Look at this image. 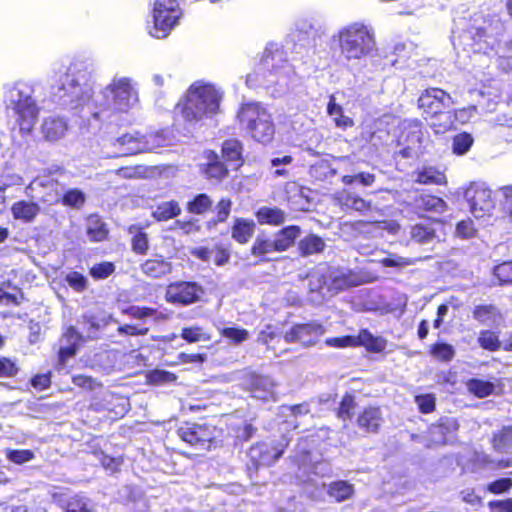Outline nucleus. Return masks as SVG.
<instances>
[{
    "label": "nucleus",
    "instance_id": "obj_5",
    "mask_svg": "<svg viewBox=\"0 0 512 512\" xmlns=\"http://www.w3.org/2000/svg\"><path fill=\"white\" fill-rule=\"evenodd\" d=\"M4 89V101L7 108L17 116L20 132L24 135L30 134L39 114V107L33 97V85L17 81L5 85Z\"/></svg>",
    "mask_w": 512,
    "mask_h": 512
},
{
    "label": "nucleus",
    "instance_id": "obj_44",
    "mask_svg": "<svg viewBox=\"0 0 512 512\" xmlns=\"http://www.w3.org/2000/svg\"><path fill=\"white\" fill-rule=\"evenodd\" d=\"M274 238H261L257 237L252 246L251 252L254 256L260 257L262 260H270L267 255L272 252H277L274 246Z\"/></svg>",
    "mask_w": 512,
    "mask_h": 512
},
{
    "label": "nucleus",
    "instance_id": "obj_63",
    "mask_svg": "<svg viewBox=\"0 0 512 512\" xmlns=\"http://www.w3.org/2000/svg\"><path fill=\"white\" fill-rule=\"evenodd\" d=\"M212 202L206 194H199L193 201L189 202L188 209L192 213L201 214L205 212Z\"/></svg>",
    "mask_w": 512,
    "mask_h": 512
},
{
    "label": "nucleus",
    "instance_id": "obj_32",
    "mask_svg": "<svg viewBox=\"0 0 512 512\" xmlns=\"http://www.w3.org/2000/svg\"><path fill=\"white\" fill-rule=\"evenodd\" d=\"M327 494L335 501L343 502L353 496L354 487L344 480L333 481L327 487Z\"/></svg>",
    "mask_w": 512,
    "mask_h": 512
},
{
    "label": "nucleus",
    "instance_id": "obj_46",
    "mask_svg": "<svg viewBox=\"0 0 512 512\" xmlns=\"http://www.w3.org/2000/svg\"><path fill=\"white\" fill-rule=\"evenodd\" d=\"M473 317L485 325H492L497 322L499 313L492 305H480L474 309Z\"/></svg>",
    "mask_w": 512,
    "mask_h": 512
},
{
    "label": "nucleus",
    "instance_id": "obj_10",
    "mask_svg": "<svg viewBox=\"0 0 512 512\" xmlns=\"http://www.w3.org/2000/svg\"><path fill=\"white\" fill-rule=\"evenodd\" d=\"M33 189L37 187H43L49 190L46 195H43V199L47 203H58L62 202L63 205L80 208L85 203V194L79 189H70L63 193V187L53 178L46 177L44 179H34L31 182Z\"/></svg>",
    "mask_w": 512,
    "mask_h": 512
},
{
    "label": "nucleus",
    "instance_id": "obj_56",
    "mask_svg": "<svg viewBox=\"0 0 512 512\" xmlns=\"http://www.w3.org/2000/svg\"><path fill=\"white\" fill-rule=\"evenodd\" d=\"M65 280L76 292H83L88 287V279L83 274L76 271L68 273Z\"/></svg>",
    "mask_w": 512,
    "mask_h": 512
},
{
    "label": "nucleus",
    "instance_id": "obj_21",
    "mask_svg": "<svg viewBox=\"0 0 512 512\" xmlns=\"http://www.w3.org/2000/svg\"><path fill=\"white\" fill-rule=\"evenodd\" d=\"M306 442L298 444V451L295 455V461L304 469L305 473L325 476L330 471L328 464L324 461L312 462L309 452L306 450Z\"/></svg>",
    "mask_w": 512,
    "mask_h": 512
},
{
    "label": "nucleus",
    "instance_id": "obj_6",
    "mask_svg": "<svg viewBox=\"0 0 512 512\" xmlns=\"http://www.w3.org/2000/svg\"><path fill=\"white\" fill-rule=\"evenodd\" d=\"M360 284L359 276L349 269L330 267L325 273L316 272L309 278L310 300L316 305L338 292Z\"/></svg>",
    "mask_w": 512,
    "mask_h": 512
},
{
    "label": "nucleus",
    "instance_id": "obj_18",
    "mask_svg": "<svg viewBox=\"0 0 512 512\" xmlns=\"http://www.w3.org/2000/svg\"><path fill=\"white\" fill-rule=\"evenodd\" d=\"M491 445L493 450L499 454H506L510 457L500 459L497 466L502 468L512 467V425H504L492 433Z\"/></svg>",
    "mask_w": 512,
    "mask_h": 512
},
{
    "label": "nucleus",
    "instance_id": "obj_52",
    "mask_svg": "<svg viewBox=\"0 0 512 512\" xmlns=\"http://www.w3.org/2000/svg\"><path fill=\"white\" fill-rule=\"evenodd\" d=\"M430 353L437 360L449 362L455 356V349L450 344L438 342L431 346Z\"/></svg>",
    "mask_w": 512,
    "mask_h": 512
},
{
    "label": "nucleus",
    "instance_id": "obj_23",
    "mask_svg": "<svg viewBox=\"0 0 512 512\" xmlns=\"http://www.w3.org/2000/svg\"><path fill=\"white\" fill-rule=\"evenodd\" d=\"M280 413L287 418V422L293 429H299L304 426L306 419L312 420L313 416L310 414L309 405L301 403L294 406L284 405L280 408Z\"/></svg>",
    "mask_w": 512,
    "mask_h": 512
},
{
    "label": "nucleus",
    "instance_id": "obj_38",
    "mask_svg": "<svg viewBox=\"0 0 512 512\" xmlns=\"http://www.w3.org/2000/svg\"><path fill=\"white\" fill-rule=\"evenodd\" d=\"M467 390L478 398H485L494 393L496 385L491 381L472 378L467 383Z\"/></svg>",
    "mask_w": 512,
    "mask_h": 512
},
{
    "label": "nucleus",
    "instance_id": "obj_53",
    "mask_svg": "<svg viewBox=\"0 0 512 512\" xmlns=\"http://www.w3.org/2000/svg\"><path fill=\"white\" fill-rule=\"evenodd\" d=\"M181 337L189 343L209 341L210 335L199 326L185 327L182 329Z\"/></svg>",
    "mask_w": 512,
    "mask_h": 512
},
{
    "label": "nucleus",
    "instance_id": "obj_34",
    "mask_svg": "<svg viewBox=\"0 0 512 512\" xmlns=\"http://www.w3.org/2000/svg\"><path fill=\"white\" fill-rule=\"evenodd\" d=\"M222 157L236 167L242 165V144L236 139L226 140L222 145Z\"/></svg>",
    "mask_w": 512,
    "mask_h": 512
},
{
    "label": "nucleus",
    "instance_id": "obj_2",
    "mask_svg": "<svg viewBox=\"0 0 512 512\" xmlns=\"http://www.w3.org/2000/svg\"><path fill=\"white\" fill-rule=\"evenodd\" d=\"M296 81L297 74L293 66L286 60L284 51L275 45L265 49L257 71L249 74L246 79L250 87L260 85L269 88L277 85L279 92L286 91Z\"/></svg>",
    "mask_w": 512,
    "mask_h": 512
},
{
    "label": "nucleus",
    "instance_id": "obj_8",
    "mask_svg": "<svg viewBox=\"0 0 512 512\" xmlns=\"http://www.w3.org/2000/svg\"><path fill=\"white\" fill-rule=\"evenodd\" d=\"M180 16L181 11L176 0H155L152 13L153 26L149 28V34L157 39L166 38Z\"/></svg>",
    "mask_w": 512,
    "mask_h": 512
},
{
    "label": "nucleus",
    "instance_id": "obj_33",
    "mask_svg": "<svg viewBox=\"0 0 512 512\" xmlns=\"http://www.w3.org/2000/svg\"><path fill=\"white\" fill-rule=\"evenodd\" d=\"M355 338L356 345L365 346L371 352H382L386 348V341L382 337H376L366 329L361 330Z\"/></svg>",
    "mask_w": 512,
    "mask_h": 512
},
{
    "label": "nucleus",
    "instance_id": "obj_11",
    "mask_svg": "<svg viewBox=\"0 0 512 512\" xmlns=\"http://www.w3.org/2000/svg\"><path fill=\"white\" fill-rule=\"evenodd\" d=\"M147 145L138 132L126 133L103 144L101 154L104 158H117L145 152Z\"/></svg>",
    "mask_w": 512,
    "mask_h": 512
},
{
    "label": "nucleus",
    "instance_id": "obj_3",
    "mask_svg": "<svg viewBox=\"0 0 512 512\" xmlns=\"http://www.w3.org/2000/svg\"><path fill=\"white\" fill-rule=\"evenodd\" d=\"M341 56L348 62L359 61L371 56L376 50L375 31L363 22L343 26L333 35Z\"/></svg>",
    "mask_w": 512,
    "mask_h": 512
},
{
    "label": "nucleus",
    "instance_id": "obj_7",
    "mask_svg": "<svg viewBox=\"0 0 512 512\" xmlns=\"http://www.w3.org/2000/svg\"><path fill=\"white\" fill-rule=\"evenodd\" d=\"M238 119L241 128L257 142L267 144L274 138L275 126L272 116L260 103L242 105Z\"/></svg>",
    "mask_w": 512,
    "mask_h": 512
},
{
    "label": "nucleus",
    "instance_id": "obj_22",
    "mask_svg": "<svg viewBox=\"0 0 512 512\" xmlns=\"http://www.w3.org/2000/svg\"><path fill=\"white\" fill-rule=\"evenodd\" d=\"M111 320L112 316L104 312L83 315L81 324L85 340L98 338L99 331L105 328Z\"/></svg>",
    "mask_w": 512,
    "mask_h": 512
},
{
    "label": "nucleus",
    "instance_id": "obj_13",
    "mask_svg": "<svg viewBox=\"0 0 512 512\" xmlns=\"http://www.w3.org/2000/svg\"><path fill=\"white\" fill-rule=\"evenodd\" d=\"M204 288L196 282L178 281L166 288L165 299L168 303L187 306L201 300Z\"/></svg>",
    "mask_w": 512,
    "mask_h": 512
},
{
    "label": "nucleus",
    "instance_id": "obj_36",
    "mask_svg": "<svg viewBox=\"0 0 512 512\" xmlns=\"http://www.w3.org/2000/svg\"><path fill=\"white\" fill-rule=\"evenodd\" d=\"M416 206L427 212L442 214L447 210V203L440 197L422 195L416 200Z\"/></svg>",
    "mask_w": 512,
    "mask_h": 512
},
{
    "label": "nucleus",
    "instance_id": "obj_1",
    "mask_svg": "<svg viewBox=\"0 0 512 512\" xmlns=\"http://www.w3.org/2000/svg\"><path fill=\"white\" fill-rule=\"evenodd\" d=\"M93 63L75 60L67 68L54 69L56 85L52 86L54 100L63 108L81 117L108 121L116 113H125L139 102L137 83L130 77H114L97 94H93Z\"/></svg>",
    "mask_w": 512,
    "mask_h": 512
},
{
    "label": "nucleus",
    "instance_id": "obj_35",
    "mask_svg": "<svg viewBox=\"0 0 512 512\" xmlns=\"http://www.w3.org/2000/svg\"><path fill=\"white\" fill-rule=\"evenodd\" d=\"M255 231V223L245 219H237L232 227V238L244 244L249 241Z\"/></svg>",
    "mask_w": 512,
    "mask_h": 512
},
{
    "label": "nucleus",
    "instance_id": "obj_57",
    "mask_svg": "<svg viewBox=\"0 0 512 512\" xmlns=\"http://www.w3.org/2000/svg\"><path fill=\"white\" fill-rule=\"evenodd\" d=\"M144 143L147 145L145 152L153 151L158 147H162L168 144V138L164 131L156 132L143 136Z\"/></svg>",
    "mask_w": 512,
    "mask_h": 512
},
{
    "label": "nucleus",
    "instance_id": "obj_49",
    "mask_svg": "<svg viewBox=\"0 0 512 512\" xmlns=\"http://www.w3.org/2000/svg\"><path fill=\"white\" fill-rule=\"evenodd\" d=\"M340 201L343 207L359 212L366 211L370 208L369 202L350 192L343 193Z\"/></svg>",
    "mask_w": 512,
    "mask_h": 512
},
{
    "label": "nucleus",
    "instance_id": "obj_25",
    "mask_svg": "<svg viewBox=\"0 0 512 512\" xmlns=\"http://www.w3.org/2000/svg\"><path fill=\"white\" fill-rule=\"evenodd\" d=\"M68 129L64 118L50 116L44 119L41 132L47 141H58L63 138Z\"/></svg>",
    "mask_w": 512,
    "mask_h": 512
},
{
    "label": "nucleus",
    "instance_id": "obj_42",
    "mask_svg": "<svg viewBox=\"0 0 512 512\" xmlns=\"http://www.w3.org/2000/svg\"><path fill=\"white\" fill-rule=\"evenodd\" d=\"M423 139L424 133L422 131L421 123L419 121L411 122L405 134V142L407 143V149L420 148Z\"/></svg>",
    "mask_w": 512,
    "mask_h": 512
},
{
    "label": "nucleus",
    "instance_id": "obj_15",
    "mask_svg": "<svg viewBox=\"0 0 512 512\" xmlns=\"http://www.w3.org/2000/svg\"><path fill=\"white\" fill-rule=\"evenodd\" d=\"M454 104L452 97L440 88L426 89L418 98V106L431 118Z\"/></svg>",
    "mask_w": 512,
    "mask_h": 512
},
{
    "label": "nucleus",
    "instance_id": "obj_64",
    "mask_svg": "<svg viewBox=\"0 0 512 512\" xmlns=\"http://www.w3.org/2000/svg\"><path fill=\"white\" fill-rule=\"evenodd\" d=\"M85 341L84 334L78 332L73 326L69 327L60 339V344L72 345L78 348V343Z\"/></svg>",
    "mask_w": 512,
    "mask_h": 512
},
{
    "label": "nucleus",
    "instance_id": "obj_55",
    "mask_svg": "<svg viewBox=\"0 0 512 512\" xmlns=\"http://www.w3.org/2000/svg\"><path fill=\"white\" fill-rule=\"evenodd\" d=\"M221 335L233 344H240L249 338V332L246 329L237 327L224 328L221 330Z\"/></svg>",
    "mask_w": 512,
    "mask_h": 512
},
{
    "label": "nucleus",
    "instance_id": "obj_24",
    "mask_svg": "<svg viewBox=\"0 0 512 512\" xmlns=\"http://www.w3.org/2000/svg\"><path fill=\"white\" fill-rule=\"evenodd\" d=\"M141 271L150 278L158 279L171 273L172 264L163 256L156 255L141 264Z\"/></svg>",
    "mask_w": 512,
    "mask_h": 512
},
{
    "label": "nucleus",
    "instance_id": "obj_9",
    "mask_svg": "<svg viewBox=\"0 0 512 512\" xmlns=\"http://www.w3.org/2000/svg\"><path fill=\"white\" fill-rule=\"evenodd\" d=\"M472 21L471 27L463 38L473 41L471 46L474 52L487 53L489 49H493L496 42V36L500 28L499 22L486 19L482 15H475Z\"/></svg>",
    "mask_w": 512,
    "mask_h": 512
},
{
    "label": "nucleus",
    "instance_id": "obj_51",
    "mask_svg": "<svg viewBox=\"0 0 512 512\" xmlns=\"http://www.w3.org/2000/svg\"><path fill=\"white\" fill-rule=\"evenodd\" d=\"M106 402V409L115 413L116 416H124L127 412L128 401L114 394H106L104 396Z\"/></svg>",
    "mask_w": 512,
    "mask_h": 512
},
{
    "label": "nucleus",
    "instance_id": "obj_50",
    "mask_svg": "<svg viewBox=\"0 0 512 512\" xmlns=\"http://www.w3.org/2000/svg\"><path fill=\"white\" fill-rule=\"evenodd\" d=\"M474 139L471 134L463 132L454 136L452 141V151L454 154L465 155L472 147Z\"/></svg>",
    "mask_w": 512,
    "mask_h": 512
},
{
    "label": "nucleus",
    "instance_id": "obj_31",
    "mask_svg": "<svg viewBox=\"0 0 512 512\" xmlns=\"http://www.w3.org/2000/svg\"><path fill=\"white\" fill-rule=\"evenodd\" d=\"M324 248V240L315 234L305 236L298 243V250L303 257L321 253Z\"/></svg>",
    "mask_w": 512,
    "mask_h": 512
},
{
    "label": "nucleus",
    "instance_id": "obj_4",
    "mask_svg": "<svg viewBox=\"0 0 512 512\" xmlns=\"http://www.w3.org/2000/svg\"><path fill=\"white\" fill-rule=\"evenodd\" d=\"M222 93L211 84L195 83L177 105L183 119L195 124L210 118L219 111Z\"/></svg>",
    "mask_w": 512,
    "mask_h": 512
},
{
    "label": "nucleus",
    "instance_id": "obj_37",
    "mask_svg": "<svg viewBox=\"0 0 512 512\" xmlns=\"http://www.w3.org/2000/svg\"><path fill=\"white\" fill-rule=\"evenodd\" d=\"M257 341L258 343L267 346V349L273 351L275 356H278L279 353L285 351V349H279L278 352L277 344L281 342V336L272 326H267L262 330L258 335Z\"/></svg>",
    "mask_w": 512,
    "mask_h": 512
},
{
    "label": "nucleus",
    "instance_id": "obj_12",
    "mask_svg": "<svg viewBox=\"0 0 512 512\" xmlns=\"http://www.w3.org/2000/svg\"><path fill=\"white\" fill-rule=\"evenodd\" d=\"M470 212L476 219L491 215L495 208L491 189L481 182H472L464 191Z\"/></svg>",
    "mask_w": 512,
    "mask_h": 512
},
{
    "label": "nucleus",
    "instance_id": "obj_14",
    "mask_svg": "<svg viewBox=\"0 0 512 512\" xmlns=\"http://www.w3.org/2000/svg\"><path fill=\"white\" fill-rule=\"evenodd\" d=\"M287 446L288 440L286 438L271 443H257L250 448L248 456L255 466H269L283 455Z\"/></svg>",
    "mask_w": 512,
    "mask_h": 512
},
{
    "label": "nucleus",
    "instance_id": "obj_58",
    "mask_svg": "<svg viewBox=\"0 0 512 512\" xmlns=\"http://www.w3.org/2000/svg\"><path fill=\"white\" fill-rule=\"evenodd\" d=\"M494 276L500 284L512 283V261H505L494 268Z\"/></svg>",
    "mask_w": 512,
    "mask_h": 512
},
{
    "label": "nucleus",
    "instance_id": "obj_47",
    "mask_svg": "<svg viewBox=\"0 0 512 512\" xmlns=\"http://www.w3.org/2000/svg\"><path fill=\"white\" fill-rule=\"evenodd\" d=\"M411 238L419 244H428L435 238V230L428 224H416L411 229Z\"/></svg>",
    "mask_w": 512,
    "mask_h": 512
},
{
    "label": "nucleus",
    "instance_id": "obj_60",
    "mask_svg": "<svg viewBox=\"0 0 512 512\" xmlns=\"http://www.w3.org/2000/svg\"><path fill=\"white\" fill-rule=\"evenodd\" d=\"M355 408V400L352 395H345L338 409V417L343 421L351 419Z\"/></svg>",
    "mask_w": 512,
    "mask_h": 512
},
{
    "label": "nucleus",
    "instance_id": "obj_48",
    "mask_svg": "<svg viewBox=\"0 0 512 512\" xmlns=\"http://www.w3.org/2000/svg\"><path fill=\"white\" fill-rule=\"evenodd\" d=\"M66 512H95V504L85 496L76 495L68 501Z\"/></svg>",
    "mask_w": 512,
    "mask_h": 512
},
{
    "label": "nucleus",
    "instance_id": "obj_61",
    "mask_svg": "<svg viewBox=\"0 0 512 512\" xmlns=\"http://www.w3.org/2000/svg\"><path fill=\"white\" fill-rule=\"evenodd\" d=\"M115 270V266L112 262H102L95 264L90 268V275L94 279H105L109 277Z\"/></svg>",
    "mask_w": 512,
    "mask_h": 512
},
{
    "label": "nucleus",
    "instance_id": "obj_28",
    "mask_svg": "<svg viewBox=\"0 0 512 512\" xmlns=\"http://www.w3.org/2000/svg\"><path fill=\"white\" fill-rule=\"evenodd\" d=\"M301 228L296 225L287 226L274 235V246L277 252H283L294 245L295 240L300 236Z\"/></svg>",
    "mask_w": 512,
    "mask_h": 512
},
{
    "label": "nucleus",
    "instance_id": "obj_29",
    "mask_svg": "<svg viewBox=\"0 0 512 512\" xmlns=\"http://www.w3.org/2000/svg\"><path fill=\"white\" fill-rule=\"evenodd\" d=\"M13 217L25 223L31 222L40 212V207L32 201L15 202L11 208Z\"/></svg>",
    "mask_w": 512,
    "mask_h": 512
},
{
    "label": "nucleus",
    "instance_id": "obj_16",
    "mask_svg": "<svg viewBox=\"0 0 512 512\" xmlns=\"http://www.w3.org/2000/svg\"><path fill=\"white\" fill-rule=\"evenodd\" d=\"M326 332L324 326L316 321L296 324L284 335L285 343L298 342L304 346L314 345Z\"/></svg>",
    "mask_w": 512,
    "mask_h": 512
},
{
    "label": "nucleus",
    "instance_id": "obj_17",
    "mask_svg": "<svg viewBox=\"0 0 512 512\" xmlns=\"http://www.w3.org/2000/svg\"><path fill=\"white\" fill-rule=\"evenodd\" d=\"M178 436L191 446L205 448L209 447L212 440V431L203 424L185 423L177 430Z\"/></svg>",
    "mask_w": 512,
    "mask_h": 512
},
{
    "label": "nucleus",
    "instance_id": "obj_27",
    "mask_svg": "<svg viewBox=\"0 0 512 512\" xmlns=\"http://www.w3.org/2000/svg\"><path fill=\"white\" fill-rule=\"evenodd\" d=\"M205 157L207 163L203 169L208 179L221 181L228 173L227 167L220 161L219 156L214 151H206Z\"/></svg>",
    "mask_w": 512,
    "mask_h": 512
},
{
    "label": "nucleus",
    "instance_id": "obj_30",
    "mask_svg": "<svg viewBox=\"0 0 512 512\" xmlns=\"http://www.w3.org/2000/svg\"><path fill=\"white\" fill-rule=\"evenodd\" d=\"M414 181L423 185H442L446 183V176L439 169L429 166L417 171Z\"/></svg>",
    "mask_w": 512,
    "mask_h": 512
},
{
    "label": "nucleus",
    "instance_id": "obj_26",
    "mask_svg": "<svg viewBox=\"0 0 512 512\" xmlns=\"http://www.w3.org/2000/svg\"><path fill=\"white\" fill-rule=\"evenodd\" d=\"M383 422L382 413L378 407H367L358 416L357 423L359 427L366 432L375 433Z\"/></svg>",
    "mask_w": 512,
    "mask_h": 512
},
{
    "label": "nucleus",
    "instance_id": "obj_59",
    "mask_svg": "<svg viewBox=\"0 0 512 512\" xmlns=\"http://www.w3.org/2000/svg\"><path fill=\"white\" fill-rule=\"evenodd\" d=\"M136 230L135 235L132 238V248L138 254H145L148 250V239L146 233L137 230L134 226L130 227V233Z\"/></svg>",
    "mask_w": 512,
    "mask_h": 512
},
{
    "label": "nucleus",
    "instance_id": "obj_45",
    "mask_svg": "<svg viewBox=\"0 0 512 512\" xmlns=\"http://www.w3.org/2000/svg\"><path fill=\"white\" fill-rule=\"evenodd\" d=\"M454 123V116L447 109L430 119V125L437 134L450 130Z\"/></svg>",
    "mask_w": 512,
    "mask_h": 512
},
{
    "label": "nucleus",
    "instance_id": "obj_19",
    "mask_svg": "<svg viewBox=\"0 0 512 512\" xmlns=\"http://www.w3.org/2000/svg\"><path fill=\"white\" fill-rule=\"evenodd\" d=\"M275 386L270 377L256 374L250 375L245 382L251 397L264 401L275 400Z\"/></svg>",
    "mask_w": 512,
    "mask_h": 512
},
{
    "label": "nucleus",
    "instance_id": "obj_43",
    "mask_svg": "<svg viewBox=\"0 0 512 512\" xmlns=\"http://www.w3.org/2000/svg\"><path fill=\"white\" fill-rule=\"evenodd\" d=\"M180 207L176 201H167L159 204L152 212L158 221H166L180 214Z\"/></svg>",
    "mask_w": 512,
    "mask_h": 512
},
{
    "label": "nucleus",
    "instance_id": "obj_40",
    "mask_svg": "<svg viewBox=\"0 0 512 512\" xmlns=\"http://www.w3.org/2000/svg\"><path fill=\"white\" fill-rule=\"evenodd\" d=\"M327 112L333 118L335 125L340 129L345 130L354 125L353 119L344 115L342 107L335 102L334 98L330 99Z\"/></svg>",
    "mask_w": 512,
    "mask_h": 512
},
{
    "label": "nucleus",
    "instance_id": "obj_41",
    "mask_svg": "<svg viewBox=\"0 0 512 512\" xmlns=\"http://www.w3.org/2000/svg\"><path fill=\"white\" fill-rule=\"evenodd\" d=\"M108 231L105 224L98 216H90L87 219V235L91 241L100 242L107 237Z\"/></svg>",
    "mask_w": 512,
    "mask_h": 512
},
{
    "label": "nucleus",
    "instance_id": "obj_20",
    "mask_svg": "<svg viewBox=\"0 0 512 512\" xmlns=\"http://www.w3.org/2000/svg\"><path fill=\"white\" fill-rule=\"evenodd\" d=\"M456 429L457 423L453 418H446L439 424L432 425L428 431L426 446L446 444Z\"/></svg>",
    "mask_w": 512,
    "mask_h": 512
},
{
    "label": "nucleus",
    "instance_id": "obj_39",
    "mask_svg": "<svg viewBox=\"0 0 512 512\" xmlns=\"http://www.w3.org/2000/svg\"><path fill=\"white\" fill-rule=\"evenodd\" d=\"M257 219L261 224L280 225L285 222L286 215L279 208L262 207L257 211Z\"/></svg>",
    "mask_w": 512,
    "mask_h": 512
},
{
    "label": "nucleus",
    "instance_id": "obj_62",
    "mask_svg": "<svg viewBox=\"0 0 512 512\" xmlns=\"http://www.w3.org/2000/svg\"><path fill=\"white\" fill-rule=\"evenodd\" d=\"M7 458L15 463V464H24L26 462L31 461L34 458V453L31 450L21 449V450H11L8 449L6 451Z\"/></svg>",
    "mask_w": 512,
    "mask_h": 512
},
{
    "label": "nucleus",
    "instance_id": "obj_54",
    "mask_svg": "<svg viewBox=\"0 0 512 512\" xmlns=\"http://www.w3.org/2000/svg\"><path fill=\"white\" fill-rule=\"evenodd\" d=\"M478 343L483 349L489 351H496L501 346L498 336L489 330L480 332Z\"/></svg>",
    "mask_w": 512,
    "mask_h": 512
}]
</instances>
